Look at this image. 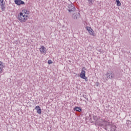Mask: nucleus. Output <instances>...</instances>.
I'll use <instances>...</instances> for the list:
<instances>
[{"mask_svg":"<svg viewBox=\"0 0 131 131\" xmlns=\"http://www.w3.org/2000/svg\"><path fill=\"white\" fill-rule=\"evenodd\" d=\"M14 3L17 6H20L21 5H25V3L24 2V1H23L22 0H15Z\"/></svg>","mask_w":131,"mask_h":131,"instance_id":"nucleus-6","label":"nucleus"},{"mask_svg":"<svg viewBox=\"0 0 131 131\" xmlns=\"http://www.w3.org/2000/svg\"><path fill=\"white\" fill-rule=\"evenodd\" d=\"M27 18H28V15H25V14L23 15V12H20L17 16L18 20L21 23L26 22L27 20Z\"/></svg>","mask_w":131,"mask_h":131,"instance_id":"nucleus-2","label":"nucleus"},{"mask_svg":"<svg viewBox=\"0 0 131 131\" xmlns=\"http://www.w3.org/2000/svg\"><path fill=\"white\" fill-rule=\"evenodd\" d=\"M39 50L42 54H47V49L46 48V47H45V46H41V48L39 49Z\"/></svg>","mask_w":131,"mask_h":131,"instance_id":"nucleus-8","label":"nucleus"},{"mask_svg":"<svg viewBox=\"0 0 131 131\" xmlns=\"http://www.w3.org/2000/svg\"><path fill=\"white\" fill-rule=\"evenodd\" d=\"M105 75L107 79H113V78L115 77L114 73L111 72L107 73Z\"/></svg>","mask_w":131,"mask_h":131,"instance_id":"nucleus-5","label":"nucleus"},{"mask_svg":"<svg viewBox=\"0 0 131 131\" xmlns=\"http://www.w3.org/2000/svg\"><path fill=\"white\" fill-rule=\"evenodd\" d=\"M86 29H87L88 31L89 32L91 30H92V28H91L90 27H86Z\"/></svg>","mask_w":131,"mask_h":131,"instance_id":"nucleus-16","label":"nucleus"},{"mask_svg":"<svg viewBox=\"0 0 131 131\" xmlns=\"http://www.w3.org/2000/svg\"><path fill=\"white\" fill-rule=\"evenodd\" d=\"M67 9L68 10V12H69V13H71V12H75L76 9L73 4L71 3V4H68L67 5Z\"/></svg>","mask_w":131,"mask_h":131,"instance_id":"nucleus-3","label":"nucleus"},{"mask_svg":"<svg viewBox=\"0 0 131 131\" xmlns=\"http://www.w3.org/2000/svg\"><path fill=\"white\" fill-rule=\"evenodd\" d=\"M99 82H96V85H97V86H99Z\"/></svg>","mask_w":131,"mask_h":131,"instance_id":"nucleus-21","label":"nucleus"},{"mask_svg":"<svg viewBox=\"0 0 131 131\" xmlns=\"http://www.w3.org/2000/svg\"><path fill=\"white\" fill-rule=\"evenodd\" d=\"M88 2H89L90 4H93V0H88Z\"/></svg>","mask_w":131,"mask_h":131,"instance_id":"nucleus-20","label":"nucleus"},{"mask_svg":"<svg viewBox=\"0 0 131 131\" xmlns=\"http://www.w3.org/2000/svg\"><path fill=\"white\" fill-rule=\"evenodd\" d=\"M0 67H4V66L3 65V62L2 61H0Z\"/></svg>","mask_w":131,"mask_h":131,"instance_id":"nucleus-19","label":"nucleus"},{"mask_svg":"<svg viewBox=\"0 0 131 131\" xmlns=\"http://www.w3.org/2000/svg\"><path fill=\"white\" fill-rule=\"evenodd\" d=\"M74 110L77 111V112H81V108L80 107H76L74 108Z\"/></svg>","mask_w":131,"mask_h":131,"instance_id":"nucleus-11","label":"nucleus"},{"mask_svg":"<svg viewBox=\"0 0 131 131\" xmlns=\"http://www.w3.org/2000/svg\"><path fill=\"white\" fill-rule=\"evenodd\" d=\"M83 98H84L85 99V97H86V96H85V95H83Z\"/></svg>","mask_w":131,"mask_h":131,"instance_id":"nucleus-23","label":"nucleus"},{"mask_svg":"<svg viewBox=\"0 0 131 131\" xmlns=\"http://www.w3.org/2000/svg\"><path fill=\"white\" fill-rule=\"evenodd\" d=\"M35 110H37V113H38V114H41V109L39 106H36L35 107Z\"/></svg>","mask_w":131,"mask_h":131,"instance_id":"nucleus-9","label":"nucleus"},{"mask_svg":"<svg viewBox=\"0 0 131 131\" xmlns=\"http://www.w3.org/2000/svg\"><path fill=\"white\" fill-rule=\"evenodd\" d=\"M105 129L107 131H115L116 130V126L111 125L110 123L107 122L105 124Z\"/></svg>","mask_w":131,"mask_h":131,"instance_id":"nucleus-1","label":"nucleus"},{"mask_svg":"<svg viewBox=\"0 0 131 131\" xmlns=\"http://www.w3.org/2000/svg\"><path fill=\"white\" fill-rule=\"evenodd\" d=\"M80 17V13L79 12H76L73 14L72 15V17L75 19V20H77L78 18Z\"/></svg>","mask_w":131,"mask_h":131,"instance_id":"nucleus-7","label":"nucleus"},{"mask_svg":"<svg viewBox=\"0 0 131 131\" xmlns=\"http://www.w3.org/2000/svg\"><path fill=\"white\" fill-rule=\"evenodd\" d=\"M117 0H116V2H117Z\"/></svg>","mask_w":131,"mask_h":131,"instance_id":"nucleus-24","label":"nucleus"},{"mask_svg":"<svg viewBox=\"0 0 131 131\" xmlns=\"http://www.w3.org/2000/svg\"><path fill=\"white\" fill-rule=\"evenodd\" d=\"M89 33L91 35H93V36H95L96 35V34H95V32L93 31V29L90 30V31H89Z\"/></svg>","mask_w":131,"mask_h":131,"instance_id":"nucleus-10","label":"nucleus"},{"mask_svg":"<svg viewBox=\"0 0 131 131\" xmlns=\"http://www.w3.org/2000/svg\"><path fill=\"white\" fill-rule=\"evenodd\" d=\"M23 13H24L25 14H29V11L26 10H23Z\"/></svg>","mask_w":131,"mask_h":131,"instance_id":"nucleus-14","label":"nucleus"},{"mask_svg":"<svg viewBox=\"0 0 131 131\" xmlns=\"http://www.w3.org/2000/svg\"><path fill=\"white\" fill-rule=\"evenodd\" d=\"M1 3H2V4H3V3H5L4 2V0H0Z\"/></svg>","mask_w":131,"mask_h":131,"instance_id":"nucleus-22","label":"nucleus"},{"mask_svg":"<svg viewBox=\"0 0 131 131\" xmlns=\"http://www.w3.org/2000/svg\"><path fill=\"white\" fill-rule=\"evenodd\" d=\"M116 2L117 3V7H120V6H121V3H120V1H119V0H117Z\"/></svg>","mask_w":131,"mask_h":131,"instance_id":"nucleus-13","label":"nucleus"},{"mask_svg":"<svg viewBox=\"0 0 131 131\" xmlns=\"http://www.w3.org/2000/svg\"><path fill=\"white\" fill-rule=\"evenodd\" d=\"M1 8L2 10H5L6 7H5V3H1Z\"/></svg>","mask_w":131,"mask_h":131,"instance_id":"nucleus-12","label":"nucleus"},{"mask_svg":"<svg viewBox=\"0 0 131 131\" xmlns=\"http://www.w3.org/2000/svg\"><path fill=\"white\" fill-rule=\"evenodd\" d=\"M84 70H86V69H85V68H82L81 70V72L80 74V77H81V78H82L83 79H85V80L86 81H88V79L85 77V71Z\"/></svg>","mask_w":131,"mask_h":131,"instance_id":"nucleus-4","label":"nucleus"},{"mask_svg":"<svg viewBox=\"0 0 131 131\" xmlns=\"http://www.w3.org/2000/svg\"><path fill=\"white\" fill-rule=\"evenodd\" d=\"M129 123H130V121L128 120H127L126 123V125H127V126H128V125L129 124Z\"/></svg>","mask_w":131,"mask_h":131,"instance_id":"nucleus-15","label":"nucleus"},{"mask_svg":"<svg viewBox=\"0 0 131 131\" xmlns=\"http://www.w3.org/2000/svg\"><path fill=\"white\" fill-rule=\"evenodd\" d=\"M48 63L49 64V65H50V64H52V60H49L48 61Z\"/></svg>","mask_w":131,"mask_h":131,"instance_id":"nucleus-18","label":"nucleus"},{"mask_svg":"<svg viewBox=\"0 0 131 131\" xmlns=\"http://www.w3.org/2000/svg\"><path fill=\"white\" fill-rule=\"evenodd\" d=\"M4 67H0V73H3V68Z\"/></svg>","mask_w":131,"mask_h":131,"instance_id":"nucleus-17","label":"nucleus"}]
</instances>
